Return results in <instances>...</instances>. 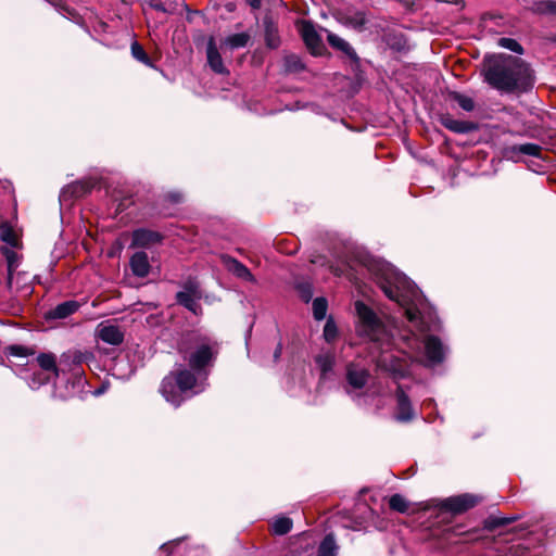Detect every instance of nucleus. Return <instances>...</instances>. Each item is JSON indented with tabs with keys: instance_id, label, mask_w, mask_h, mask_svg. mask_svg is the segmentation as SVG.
<instances>
[{
	"instance_id": "13",
	"label": "nucleus",
	"mask_w": 556,
	"mask_h": 556,
	"mask_svg": "<svg viewBox=\"0 0 556 556\" xmlns=\"http://www.w3.org/2000/svg\"><path fill=\"white\" fill-rule=\"evenodd\" d=\"M161 235L155 231L148 229H137L132 232L131 245L138 248H148L161 242Z\"/></svg>"
},
{
	"instance_id": "5",
	"label": "nucleus",
	"mask_w": 556,
	"mask_h": 556,
	"mask_svg": "<svg viewBox=\"0 0 556 556\" xmlns=\"http://www.w3.org/2000/svg\"><path fill=\"white\" fill-rule=\"evenodd\" d=\"M197 374L198 372L192 369L190 370L180 366L178 369L170 371L163 379L160 392L168 403L179 406L185 400L182 396L184 393L195 388L199 389L195 390L194 393L203 390L198 383Z\"/></svg>"
},
{
	"instance_id": "27",
	"label": "nucleus",
	"mask_w": 556,
	"mask_h": 556,
	"mask_svg": "<svg viewBox=\"0 0 556 556\" xmlns=\"http://www.w3.org/2000/svg\"><path fill=\"white\" fill-rule=\"evenodd\" d=\"M390 508L399 513H406L408 509L407 501L400 494H394L389 501Z\"/></svg>"
},
{
	"instance_id": "33",
	"label": "nucleus",
	"mask_w": 556,
	"mask_h": 556,
	"mask_svg": "<svg viewBox=\"0 0 556 556\" xmlns=\"http://www.w3.org/2000/svg\"><path fill=\"white\" fill-rule=\"evenodd\" d=\"M338 334V329L332 319H328L324 327V337L327 342H332Z\"/></svg>"
},
{
	"instance_id": "44",
	"label": "nucleus",
	"mask_w": 556,
	"mask_h": 556,
	"mask_svg": "<svg viewBox=\"0 0 556 556\" xmlns=\"http://www.w3.org/2000/svg\"><path fill=\"white\" fill-rule=\"evenodd\" d=\"M80 362H81L80 356L79 355H75L74 358H73V363L74 364H80Z\"/></svg>"
},
{
	"instance_id": "1",
	"label": "nucleus",
	"mask_w": 556,
	"mask_h": 556,
	"mask_svg": "<svg viewBox=\"0 0 556 556\" xmlns=\"http://www.w3.org/2000/svg\"><path fill=\"white\" fill-rule=\"evenodd\" d=\"M379 285L389 299L405 307L408 321L419 332L409 330L402 334L403 353L410 359L425 363L427 366L441 363L445 355L444 346L437 337L426 336L431 327L425 321L418 305L413 303L417 300V291L413 283L404 275L388 266L381 269Z\"/></svg>"
},
{
	"instance_id": "15",
	"label": "nucleus",
	"mask_w": 556,
	"mask_h": 556,
	"mask_svg": "<svg viewBox=\"0 0 556 556\" xmlns=\"http://www.w3.org/2000/svg\"><path fill=\"white\" fill-rule=\"evenodd\" d=\"M440 122L445 128L457 134H466L475 129L472 123L455 119L450 115L441 116Z\"/></svg>"
},
{
	"instance_id": "45",
	"label": "nucleus",
	"mask_w": 556,
	"mask_h": 556,
	"mask_svg": "<svg viewBox=\"0 0 556 556\" xmlns=\"http://www.w3.org/2000/svg\"><path fill=\"white\" fill-rule=\"evenodd\" d=\"M279 353H280V349L276 351L275 356L278 357Z\"/></svg>"
},
{
	"instance_id": "8",
	"label": "nucleus",
	"mask_w": 556,
	"mask_h": 556,
	"mask_svg": "<svg viewBox=\"0 0 556 556\" xmlns=\"http://www.w3.org/2000/svg\"><path fill=\"white\" fill-rule=\"evenodd\" d=\"M300 33L311 52L315 55L321 54L324 45L314 25L311 22L303 21L300 24Z\"/></svg>"
},
{
	"instance_id": "41",
	"label": "nucleus",
	"mask_w": 556,
	"mask_h": 556,
	"mask_svg": "<svg viewBox=\"0 0 556 556\" xmlns=\"http://www.w3.org/2000/svg\"><path fill=\"white\" fill-rule=\"evenodd\" d=\"M151 7L154 8L155 10H157V11H163V12L165 11V8H164L163 3L157 2V1L151 2Z\"/></svg>"
},
{
	"instance_id": "9",
	"label": "nucleus",
	"mask_w": 556,
	"mask_h": 556,
	"mask_svg": "<svg viewBox=\"0 0 556 556\" xmlns=\"http://www.w3.org/2000/svg\"><path fill=\"white\" fill-rule=\"evenodd\" d=\"M337 20L344 26L351 27L356 30H363L368 22L367 15L364 11L356 9H346L337 13Z\"/></svg>"
},
{
	"instance_id": "30",
	"label": "nucleus",
	"mask_w": 556,
	"mask_h": 556,
	"mask_svg": "<svg viewBox=\"0 0 556 556\" xmlns=\"http://www.w3.org/2000/svg\"><path fill=\"white\" fill-rule=\"evenodd\" d=\"M554 1L553 0H540V1H535L532 10L534 12H538V13H548V12H553L555 10V5H554Z\"/></svg>"
},
{
	"instance_id": "11",
	"label": "nucleus",
	"mask_w": 556,
	"mask_h": 556,
	"mask_svg": "<svg viewBox=\"0 0 556 556\" xmlns=\"http://www.w3.org/2000/svg\"><path fill=\"white\" fill-rule=\"evenodd\" d=\"M222 262L225 268L236 277L244 281L255 282V278L250 271V269L238 260L228 255H223Z\"/></svg>"
},
{
	"instance_id": "24",
	"label": "nucleus",
	"mask_w": 556,
	"mask_h": 556,
	"mask_svg": "<svg viewBox=\"0 0 556 556\" xmlns=\"http://www.w3.org/2000/svg\"><path fill=\"white\" fill-rule=\"evenodd\" d=\"M0 238L2 239V241L7 242L11 247H18V235L8 224H3L0 226Z\"/></svg>"
},
{
	"instance_id": "28",
	"label": "nucleus",
	"mask_w": 556,
	"mask_h": 556,
	"mask_svg": "<svg viewBox=\"0 0 556 556\" xmlns=\"http://www.w3.org/2000/svg\"><path fill=\"white\" fill-rule=\"evenodd\" d=\"M131 54L136 60L140 61L141 63L149 65V66L152 65L146 51L138 42H134L131 45Z\"/></svg>"
},
{
	"instance_id": "39",
	"label": "nucleus",
	"mask_w": 556,
	"mask_h": 556,
	"mask_svg": "<svg viewBox=\"0 0 556 556\" xmlns=\"http://www.w3.org/2000/svg\"><path fill=\"white\" fill-rule=\"evenodd\" d=\"M168 199L174 203H178L181 201L182 195L179 192H172L168 194Z\"/></svg>"
},
{
	"instance_id": "12",
	"label": "nucleus",
	"mask_w": 556,
	"mask_h": 556,
	"mask_svg": "<svg viewBox=\"0 0 556 556\" xmlns=\"http://www.w3.org/2000/svg\"><path fill=\"white\" fill-rule=\"evenodd\" d=\"M206 56L210 67L217 74H225L227 70L223 63L220 53L218 52L215 39L210 37L206 47Z\"/></svg>"
},
{
	"instance_id": "6",
	"label": "nucleus",
	"mask_w": 556,
	"mask_h": 556,
	"mask_svg": "<svg viewBox=\"0 0 556 556\" xmlns=\"http://www.w3.org/2000/svg\"><path fill=\"white\" fill-rule=\"evenodd\" d=\"M479 498L472 494L451 496L442 502V508L454 514H460L477 505Z\"/></svg>"
},
{
	"instance_id": "29",
	"label": "nucleus",
	"mask_w": 556,
	"mask_h": 556,
	"mask_svg": "<svg viewBox=\"0 0 556 556\" xmlns=\"http://www.w3.org/2000/svg\"><path fill=\"white\" fill-rule=\"evenodd\" d=\"M498 46L505 49H508L510 51H514L516 53H522V47L513 38H500L498 39Z\"/></svg>"
},
{
	"instance_id": "14",
	"label": "nucleus",
	"mask_w": 556,
	"mask_h": 556,
	"mask_svg": "<svg viewBox=\"0 0 556 556\" xmlns=\"http://www.w3.org/2000/svg\"><path fill=\"white\" fill-rule=\"evenodd\" d=\"M397 397V414L396 419L400 421H408L413 418V409L407 395L402 388L399 387L396 392Z\"/></svg>"
},
{
	"instance_id": "19",
	"label": "nucleus",
	"mask_w": 556,
	"mask_h": 556,
	"mask_svg": "<svg viewBox=\"0 0 556 556\" xmlns=\"http://www.w3.org/2000/svg\"><path fill=\"white\" fill-rule=\"evenodd\" d=\"M346 378L351 387L362 389L367 382L368 372L365 369L350 365L348 367Z\"/></svg>"
},
{
	"instance_id": "4",
	"label": "nucleus",
	"mask_w": 556,
	"mask_h": 556,
	"mask_svg": "<svg viewBox=\"0 0 556 556\" xmlns=\"http://www.w3.org/2000/svg\"><path fill=\"white\" fill-rule=\"evenodd\" d=\"M177 350L192 370L206 375L218 354V343L206 334L191 331L181 337Z\"/></svg>"
},
{
	"instance_id": "31",
	"label": "nucleus",
	"mask_w": 556,
	"mask_h": 556,
	"mask_svg": "<svg viewBox=\"0 0 556 556\" xmlns=\"http://www.w3.org/2000/svg\"><path fill=\"white\" fill-rule=\"evenodd\" d=\"M454 100L457 102V104L463 110H465L467 112L472 111L473 108H475L473 100L470 97H467V96H464V94H460V93H455L454 94Z\"/></svg>"
},
{
	"instance_id": "34",
	"label": "nucleus",
	"mask_w": 556,
	"mask_h": 556,
	"mask_svg": "<svg viewBox=\"0 0 556 556\" xmlns=\"http://www.w3.org/2000/svg\"><path fill=\"white\" fill-rule=\"evenodd\" d=\"M316 362H317L318 366L320 367L323 374H326L329 370H331V368H332L333 357L330 354H324V355L317 356Z\"/></svg>"
},
{
	"instance_id": "38",
	"label": "nucleus",
	"mask_w": 556,
	"mask_h": 556,
	"mask_svg": "<svg viewBox=\"0 0 556 556\" xmlns=\"http://www.w3.org/2000/svg\"><path fill=\"white\" fill-rule=\"evenodd\" d=\"M287 64L290 70H294V71L302 67V64H301L299 58L295 55L287 58Z\"/></svg>"
},
{
	"instance_id": "16",
	"label": "nucleus",
	"mask_w": 556,
	"mask_h": 556,
	"mask_svg": "<svg viewBox=\"0 0 556 556\" xmlns=\"http://www.w3.org/2000/svg\"><path fill=\"white\" fill-rule=\"evenodd\" d=\"M130 267L134 275L146 277L150 271V264L146 252H137L130 258Z\"/></svg>"
},
{
	"instance_id": "25",
	"label": "nucleus",
	"mask_w": 556,
	"mask_h": 556,
	"mask_svg": "<svg viewBox=\"0 0 556 556\" xmlns=\"http://www.w3.org/2000/svg\"><path fill=\"white\" fill-rule=\"evenodd\" d=\"M292 528L291 519L287 517H280L273 521L271 530L275 534L283 535L288 533Z\"/></svg>"
},
{
	"instance_id": "2",
	"label": "nucleus",
	"mask_w": 556,
	"mask_h": 556,
	"mask_svg": "<svg viewBox=\"0 0 556 556\" xmlns=\"http://www.w3.org/2000/svg\"><path fill=\"white\" fill-rule=\"evenodd\" d=\"M355 308L358 317V334L367 338L381 350V354L377 358V365L391 371L396 378L407 376L409 372L407 363L400 359L397 356L387 355L391 346V333L387 325L364 303L356 302Z\"/></svg>"
},
{
	"instance_id": "43",
	"label": "nucleus",
	"mask_w": 556,
	"mask_h": 556,
	"mask_svg": "<svg viewBox=\"0 0 556 556\" xmlns=\"http://www.w3.org/2000/svg\"><path fill=\"white\" fill-rule=\"evenodd\" d=\"M247 2L253 8L258 9L261 5V0H247Z\"/></svg>"
},
{
	"instance_id": "35",
	"label": "nucleus",
	"mask_w": 556,
	"mask_h": 556,
	"mask_svg": "<svg viewBox=\"0 0 556 556\" xmlns=\"http://www.w3.org/2000/svg\"><path fill=\"white\" fill-rule=\"evenodd\" d=\"M75 197H81L89 192L90 186L86 182H77L68 188Z\"/></svg>"
},
{
	"instance_id": "37",
	"label": "nucleus",
	"mask_w": 556,
	"mask_h": 556,
	"mask_svg": "<svg viewBox=\"0 0 556 556\" xmlns=\"http://www.w3.org/2000/svg\"><path fill=\"white\" fill-rule=\"evenodd\" d=\"M10 354L13 356L24 357L28 354V350L22 345H12L9 348Z\"/></svg>"
},
{
	"instance_id": "36",
	"label": "nucleus",
	"mask_w": 556,
	"mask_h": 556,
	"mask_svg": "<svg viewBox=\"0 0 556 556\" xmlns=\"http://www.w3.org/2000/svg\"><path fill=\"white\" fill-rule=\"evenodd\" d=\"M266 43L268 47L270 48H277L278 45H279V39L278 37L276 36V34L270 30V29H267V33H266Z\"/></svg>"
},
{
	"instance_id": "21",
	"label": "nucleus",
	"mask_w": 556,
	"mask_h": 556,
	"mask_svg": "<svg viewBox=\"0 0 556 556\" xmlns=\"http://www.w3.org/2000/svg\"><path fill=\"white\" fill-rule=\"evenodd\" d=\"M3 254L8 263V286L11 288L14 278V271L18 266V256L14 251L10 249H4Z\"/></svg>"
},
{
	"instance_id": "32",
	"label": "nucleus",
	"mask_w": 556,
	"mask_h": 556,
	"mask_svg": "<svg viewBox=\"0 0 556 556\" xmlns=\"http://www.w3.org/2000/svg\"><path fill=\"white\" fill-rule=\"evenodd\" d=\"M514 151H517L521 154L535 156L540 153V147L533 143H525L514 147Z\"/></svg>"
},
{
	"instance_id": "7",
	"label": "nucleus",
	"mask_w": 556,
	"mask_h": 556,
	"mask_svg": "<svg viewBox=\"0 0 556 556\" xmlns=\"http://www.w3.org/2000/svg\"><path fill=\"white\" fill-rule=\"evenodd\" d=\"M201 298V292L199 290V286L194 281H188L185 285V290L177 293V302L197 314L199 306V299Z\"/></svg>"
},
{
	"instance_id": "40",
	"label": "nucleus",
	"mask_w": 556,
	"mask_h": 556,
	"mask_svg": "<svg viewBox=\"0 0 556 556\" xmlns=\"http://www.w3.org/2000/svg\"><path fill=\"white\" fill-rule=\"evenodd\" d=\"M52 5H54L58 10H64L66 12H70V10L67 8H65L64 5L61 4V2L59 0H53L51 1Z\"/></svg>"
},
{
	"instance_id": "20",
	"label": "nucleus",
	"mask_w": 556,
	"mask_h": 556,
	"mask_svg": "<svg viewBox=\"0 0 556 556\" xmlns=\"http://www.w3.org/2000/svg\"><path fill=\"white\" fill-rule=\"evenodd\" d=\"M37 362L43 370L52 371L55 377L60 375V368L56 366V359L54 354L41 353L38 355Z\"/></svg>"
},
{
	"instance_id": "10",
	"label": "nucleus",
	"mask_w": 556,
	"mask_h": 556,
	"mask_svg": "<svg viewBox=\"0 0 556 556\" xmlns=\"http://www.w3.org/2000/svg\"><path fill=\"white\" fill-rule=\"evenodd\" d=\"M100 340L112 345H118L124 340V333L118 326L101 323L97 328Z\"/></svg>"
},
{
	"instance_id": "26",
	"label": "nucleus",
	"mask_w": 556,
	"mask_h": 556,
	"mask_svg": "<svg viewBox=\"0 0 556 556\" xmlns=\"http://www.w3.org/2000/svg\"><path fill=\"white\" fill-rule=\"evenodd\" d=\"M328 303L325 298H316L313 301V315L316 320H323L326 317Z\"/></svg>"
},
{
	"instance_id": "18",
	"label": "nucleus",
	"mask_w": 556,
	"mask_h": 556,
	"mask_svg": "<svg viewBox=\"0 0 556 556\" xmlns=\"http://www.w3.org/2000/svg\"><path fill=\"white\" fill-rule=\"evenodd\" d=\"M324 30L327 33V40L333 49L341 51L343 54L351 59L356 58L354 49L346 40L327 29Z\"/></svg>"
},
{
	"instance_id": "42",
	"label": "nucleus",
	"mask_w": 556,
	"mask_h": 556,
	"mask_svg": "<svg viewBox=\"0 0 556 556\" xmlns=\"http://www.w3.org/2000/svg\"><path fill=\"white\" fill-rule=\"evenodd\" d=\"M514 518L507 519V518H501L495 521L496 526L507 525Z\"/></svg>"
},
{
	"instance_id": "3",
	"label": "nucleus",
	"mask_w": 556,
	"mask_h": 556,
	"mask_svg": "<svg viewBox=\"0 0 556 556\" xmlns=\"http://www.w3.org/2000/svg\"><path fill=\"white\" fill-rule=\"evenodd\" d=\"M482 73L490 86L503 92L526 90L532 84L529 66L520 58L509 54L485 56Z\"/></svg>"
},
{
	"instance_id": "17",
	"label": "nucleus",
	"mask_w": 556,
	"mask_h": 556,
	"mask_svg": "<svg viewBox=\"0 0 556 556\" xmlns=\"http://www.w3.org/2000/svg\"><path fill=\"white\" fill-rule=\"evenodd\" d=\"M79 307L80 304L77 301H65L51 309L48 313V317L54 319H63L77 312Z\"/></svg>"
},
{
	"instance_id": "23",
	"label": "nucleus",
	"mask_w": 556,
	"mask_h": 556,
	"mask_svg": "<svg viewBox=\"0 0 556 556\" xmlns=\"http://www.w3.org/2000/svg\"><path fill=\"white\" fill-rule=\"evenodd\" d=\"M338 546L331 534L326 535L318 548V556H337Z\"/></svg>"
},
{
	"instance_id": "22",
	"label": "nucleus",
	"mask_w": 556,
	"mask_h": 556,
	"mask_svg": "<svg viewBox=\"0 0 556 556\" xmlns=\"http://www.w3.org/2000/svg\"><path fill=\"white\" fill-rule=\"evenodd\" d=\"M250 36L247 33H239L228 36L224 41L223 46L230 49L243 48L248 45Z\"/></svg>"
}]
</instances>
